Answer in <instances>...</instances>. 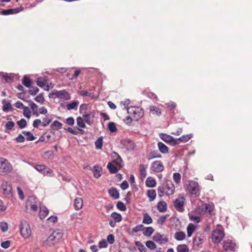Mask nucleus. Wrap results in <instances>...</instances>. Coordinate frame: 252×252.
<instances>
[{
	"label": "nucleus",
	"mask_w": 252,
	"mask_h": 252,
	"mask_svg": "<svg viewBox=\"0 0 252 252\" xmlns=\"http://www.w3.org/2000/svg\"><path fill=\"white\" fill-rule=\"evenodd\" d=\"M77 126L80 128H85L86 126L84 120L81 117H78L76 119Z\"/></svg>",
	"instance_id": "a18cd8bd"
},
{
	"label": "nucleus",
	"mask_w": 252,
	"mask_h": 252,
	"mask_svg": "<svg viewBox=\"0 0 252 252\" xmlns=\"http://www.w3.org/2000/svg\"><path fill=\"white\" fill-rule=\"evenodd\" d=\"M153 239L154 241L160 245L165 244L168 242V238L166 235L164 234H160L159 233H157L153 236Z\"/></svg>",
	"instance_id": "f8f14e48"
},
{
	"label": "nucleus",
	"mask_w": 252,
	"mask_h": 252,
	"mask_svg": "<svg viewBox=\"0 0 252 252\" xmlns=\"http://www.w3.org/2000/svg\"><path fill=\"white\" fill-rule=\"evenodd\" d=\"M117 207L118 209L122 211H125L126 209V208L124 203L121 201L118 202Z\"/></svg>",
	"instance_id": "4d7b16f0"
},
{
	"label": "nucleus",
	"mask_w": 252,
	"mask_h": 252,
	"mask_svg": "<svg viewBox=\"0 0 252 252\" xmlns=\"http://www.w3.org/2000/svg\"><path fill=\"white\" fill-rule=\"evenodd\" d=\"M107 242L110 244H112L115 241L114 236L112 234H109L107 237Z\"/></svg>",
	"instance_id": "774afa93"
},
{
	"label": "nucleus",
	"mask_w": 252,
	"mask_h": 252,
	"mask_svg": "<svg viewBox=\"0 0 252 252\" xmlns=\"http://www.w3.org/2000/svg\"><path fill=\"white\" fill-rule=\"evenodd\" d=\"M79 93L83 96H89L91 98H95L96 97L94 93H89L85 90L81 91Z\"/></svg>",
	"instance_id": "4c0bfd02"
},
{
	"label": "nucleus",
	"mask_w": 252,
	"mask_h": 252,
	"mask_svg": "<svg viewBox=\"0 0 252 252\" xmlns=\"http://www.w3.org/2000/svg\"><path fill=\"white\" fill-rule=\"evenodd\" d=\"M63 125L62 124L59 122L57 120H55L53 122V123L51 125V127L52 128H54V127H56L58 129H60L62 128Z\"/></svg>",
	"instance_id": "603ef678"
},
{
	"label": "nucleus",
	"mask_w": 252,
	"mask_h": 252,
	"mask_svg": "<svg viewBox=\"0 0 252 252\" xmlns=\"http://www.w3.org/2000/svg\"><path fill=\"white\" fill-rule=\"evenodd\" d=\"M49 97L51 98H58L64 100H68L71 98L70 94L65 90L61 91L54 90L49 94Z\"/></svg>",
	"instance_id": "7ed1b4c3"
},
{
	"label": "nucleus",
	"mask_w": 252,
	"mask_h": 252,
	"mask_svg": "<svg viewBox=\"0 0 252 252\" xmlns=\"http://www.w3.org/2000/svg\"><path fill=\"white\" fill-rule=\"evenodd\" d=\"M23 115L24 116L27 118L28 119H30L31 117V112L29 109V108L27 106H25L23 109Z\"/></svg>",
	"instance_id": "09e8293b"
},
{
	"label": "nucleus",
	"mask_w": 252,
	"mask_h": 252,
	"mask_svg": "<svg viewBox=\"0 0 252 252\" xmlns=\"http://www.w3.org/2000/svg\"><path fill=\"white\" fill-rule=\"evenodd\" d=\"M42 120L43 122H42V126L45 127L51 122L52 118L51 117L46 116Z\"/></svg>",
	"instance_id": "79ce46f5"
},
{
	"label": "nucleus",
	"mask_w": 252,
	"mask_h": 252,
	"mask_svg": "<svg viewBox=\"0 0 252 252\" xmlns=\"http://www.w3.org/2000/svg\"><path fill=\"white\" fill-rule=\"evenodd\" d=\"M149 157L150 158H149V159H151L156 158H161V155L159 154L158 151H153L150 152Z\"/></svg>",
	"instance_id": "58836bf2"
},
{
	"label": "nucleus",
	"mask_w": 252,
	"mask_h": 252,
	"mask_svg": "<svg viewBox=\"0 0 252 252\" xmlns=\"http://www.w3.org/2000/svg\"><path fill=\"white\" fill-rule=\"evenodd\" d=\"M175 187L172 182L170 180L167 181L165 187L163 186L158 187V193L159 197H162L164 194L170 195L174 193Z\"/></svg>",
	"instance_id": "f257e3e1"
},
{
	"label": "nucleus",
	"mask_w": 252,
	"mask_h": 252,
	"mask_svg": "<svg viewBox=\"0 0 252 252\" xmlns=\"http://www.w3.org/2000/svg\"><path fill=\"white\" fill-rule=\"evenodd\" d=\"M107 167L111 173H116L120 169L116 165H114L112 162H109L107 165Z\"/></svg>",
	"instance_id": "5701e85b"
},
{
	"label": "nucleus",
	"mask_w": 252,
	"mask_h": 252,
	"mask_svg": "<svg viewBox=\"0 0 252 252\" xmlns=\"http://www.w3.org/2000/svg\"><path fill=\"white\" fill-rule=\"evenodd\" d=\"M21 10L19 8H16L14 9H5L1 11L0 12V13L2 15H9V14H16L19 13Z\"/></svg>",
	"instance_id": "6ab92c4d"
},
{
	"label": "nucleus",
	"mask_w": 252,
	"mask_h": 252,
	"mask_svg": "<svg viewBox=\"0 0 252 252\" xmlns=\"http://www.w3.org/2000/svg\"><path fill=\"white\" fill-rule=\"evenodd\" d=\"M34 168L44 176L49 175L50 177H53L54 176L53 170L45 165L37 164L34 166Z\"/></svg>",
	"instance_id": "6e6552de"
},
{
	"label": "nucleus",
	"mask_w": 252,
	"mask_h": 252,
	"mask_svg": "<svg viewBox=\"0 0 252 252\" xmlns=\"http://www.w3.org/2000/svg\"><path fill=\"white\" fill-rule=\"evenodd\" d=\"M90 114H83V117L84 118V121L89 125L92 124V122L90 120Z\"/></svg>",
	"instance_id": "bf43d9fd"
},
{
	"label": "nucleus",
	"mask_w": 252,
	"mask_h": 252,
	"mask_svg": "<svg viewBox=\"0 0 252 252\" xmlns=\"http://www.w3.org/2000/svg\"><path fill=\"white\" fill-rule=\"evenodd\" d=\"M181 175L179 173H174L173 175V179L176 184H179L180 183Z\"/></svg>",
	"instance_id": "c03bdc74"
},
{
	"label": "nucleus",
	"mask_w": 252,
	"mask_h": 252,
	"mask_svg": "<svg viewBox=\"0 0 252 252\" xmlns=\"http://www.w3.org/2000/svg\"><path fill=\"white\" fill-rule=\"evenodd\" d=\"M222 247L225 251H235L236 244L232 240L227 239L224 240L222 243Z\"/></svg>",
	"instance_id": "9b49d317"
},
{
	"label": "nucleus",
	"mask_w": 252,
	"mask_h": 252,
	"mask_svg": "<svg viewBox=\"0 0 252 252\" xmlns=\"http://www.w3.org/2000/svg\"><path fill=\"white\" fill-rule=\"evenodd\" d=\"M166 218V215L160 216L157 220L158 223L160 225H162L165 221Z\"/></svg>",
	"instance_id": "338daca9"
},
{
	"label": "nucleus",
	"mask_w": 252,
	"mask_h": 252,
	"mask_svg": "<svg viewBox=\"0 0 252 252\" xmlns=\"http://www.w3.org/2000/svg\"><path fill=\"white\" fill-rule=\"evenodd\" d=\"M108 246L107 242L106 240L103 239L100 241L98 243L99 248H106Z\"/></svg>",
	"instance_id": "0e129e2a"
},
{
	"label": "nucleus",
	"mask_w": 252,
	"mask_h": 252,
	"mask_svg": "<svg viewBox=\"0 0 252 252\" xmlns=\"http://www.w3.org/2000/svg\"><path fill=\"white\" fill-rule=\"evenodd\" d=\"M160 138L166 142L171 143L173 145L179 144L178 140H176L171 135L165 133H161L160 134Z\"/></svg>",
	"instance_id": "2eb2a0df"
},
{
	"label": "nucleus",
	"mask_w": 252,
	"mask_h": 252,
	"mask_svg": "<svg viewBox=\"0 0 252 252\" xmlns=\"http://www.w3.org/2000/svg\"><path fill=\"white\" fill-rule=\"evenodd\" d=\"M17 124L21 129H23L26 127L27 126V122L24 119H22L20 120L17 121Z\"/></svg>",
	"instance_id": "49530a36"
},
{
	"label": "nucleus",
	"mask_w": 252,
	"mask_h": 252,
	"mask_svg": "<svg viewBox=\"0 0 252 252\" xmlns=\"http://www.w3.org/2000/svg\"><path fill=\"white\" fill-rule=\"evenodd\" d=\"M15 124L13 122L10 121L6 123L5 126V127L7 130H11L14 126Z\"/></svg>",
	"instance_id": "052dcab7"
},
{
	"label": "nucleus",
	"mask_w": 252,
	"mask_h": 252,
	"mask_svg": "<svg viewBox=\"0 0 252 252\" xmlns=\"http://www.w3.org/2000/svg\"><path fill=\"white\" fill-rule=\"evenodd\" d=\"M147 166L144 164L139 166V174L141 178H145L147 175Z\"/></svg>",
	"instance_id": "bb28decb"
},
{
	"label": "nucleus",
	"mask_w": 252,
	"mask_h": 252,
	"mask_svg": "<svg viewBox=\"0 0 252 252\" xmlns=\"http://www.w3.org/2000/svg\"><path fill=\"white\" fill-rule=\"evenodd\" d=\"M23 133L27 136L26 139L28 141H33L35 138L34 135L30 131H23Z\"/></svg>",
	"instance_id": "a19ab883"
},
{
	"label": "nucleus",
	"mask_w": 252,
	"mask_h": 252,
	"mask_svg": "<svg viewBox=\"0 0 252 252\" xmlns=\"http://www.w3.org/2000/svg\"><path fill=\"white\" fill-rule=\"evenodd\" d=\"M149 110L150 112H153L154 114H155L158 116H160L161 114L160 109L154 106H150Z\"/></svg>",
	"instance_id": "c9c22d12"
},
{
	"label": "nucleus",
	"mask_w": 252,
	"mask_h": 252,
	"mask_svg": "<svg viewBox=\"0 0 252 252\" xmlns=\"http://www.w3.org/2000/svg\"><path fill=\"white\" fill-rule=\"evenodd\" d=\"M146 185L147 187L150 188H153L156 185V182L155 179L152 177H149L146 180Z\"/></svg>",
	"instance_id": "cd10ccee"
},
{
	"label": "nucleus",
	"mask_w": 252,
	"mask_h": 252,
	"mask_svg": "<svg viewBox=\"0 0 252 252\" xmlns=\"http://www.w3.org/2000/svg\"><path fill=\"white\" fill-rule=\"evenodd\" d=\"M39 92V89L37 87H32V89L29 91V93L32 95H35Z\"/></svg>",
	"instance_id": "69168bd1"
},
{
	"label": "nucleus",
	"mask_w": 252,
	"mask_h": 252,
	"mask_svg": "<svg viewBox=\"0 0 252 252\" xmlns=\"http://www.w3.org/2000/svg\"><path fill=\"white\" fill-rule=\"evenodd\" d=\"M34 100L36 102L42 104L44 102L45 99L43 97V94H40L34 98Z\"/></svg>",
	"instance_id": "6e6d98bb"
},
{
	"label": "nucleus",
	"mask_w": 252,
	"mask_h": 252,
	"mask_svg": "<svg viewBox=\"0 0 252 252\" xmlns=\"http://www.w3.org/2000/svg\"><path fill=\"white\" fill-rule=\"evenodd\" d=\"M0 227L1 231L5 232L8 230V224L6 222H1L0 223Z\"/></svg>",
	"instance_id": "13d9d810"
},
{
	"label": "nucleus",
	"mask_w": 252,
	"mask_h": 252,
	"mask_svg": "<svg viewBox=\"0 0 252 252\" xmlns=\"http://www.w3.org/2000/svg\"><path fill=\"white\" fill-rule=\"evenodd\" d=\"M47 78L45 77V78H41V77H40V78H38L37 81H36V83H37V85L41 87V88H43L44 87H45L47 84Z\"/></svg>",
	"instance_id": "2f4dec72"
},
{
	"label": "nucleus",
	"mask_w": 252,
	"mask_h": 252,
	"mask_svg": "<svg viewBox=\"0 0 252 252\" xmlns=\"http://www.w3.org/2000/svg\"><path fill=\"white\" fill-rule=\"evenodd\" d=\"M19 227L21 234L24 238H28L31 236L32 231L29 224L26 220H22Z\"/></svg>",
	"instance_id": "423d86ee"
},
{
	"label": "nucleus",
	"mask_w": 252,
	"mask_h": 252,
	"mask_svg": "<svg viewBox=\"0 0 252 252\" xmlns=\"http://www.w3.org/2000/svg\"><path fill=\"white\" fill-rule=\"evenodd\" d=\"M153 222L152 218L148 213L143 214V219L142 222L146 224H150Z\"/></svg>",
	"instance_id": "c756f323"
},
{
	"label": "nucleus",
	"mask_w": 252,
	"mask_h": 252,
	"mask_svg": "<svg viewBox=\"0 0 252 252\" xmlns=\"http://www.w3.org/2000/svg\"><path fill=\"white\" fill-rule=\"evenodd\" d=\"M158 210L160 212H164L167 210V204L163 201H159L157 205Z\"/></svg>",
	"instance_id": "b1692460"
},
{
	"label": "nucleus",
	"mask_w": 252,
	"mask_h": 252,
	"mask_svg": "<svg viewBox=\"0 0 252 252\" xmlns=\"http://www.w3.org/2000/svg\"><path fill=\"white\" fill-rule=\"evenodd\" d=\"M74 206L76 210L81 209L83 206V200L81 197H77L74 201Z\"/></svg>",
	"instance_id": "a211bd4d"
},
{
	"label": "nucleus",
	"mask_w": 252,
	"mask_h": 252,
	"mask_svg": "<svg viewBox=\"0 0 252 252\" xmlns=\"http://www.w3.org/2000/svg\"><path fill=\"white\" fill-rule=\"evenodd\" d=\"M158 146L159 151L160 153L163 154H165L168 153V148L162 142H159L158 143Z\"/></svg>",
	"instance_id": "4be33fe9"
},
{
	"label": "nucleus",
	"mask_w": 252,
	"mask_h": 252,
	"mask_svg": "<svg viewBox=\"0 0 252 252\" xmlns=\"http://www.w3.org/2000/svg\"><path fill=\"white\" fill-rule=\"evenodd\" d=\"M147 195L150 201H153L156 197V192L155 189H149L147 191Z\"/></svg>",
	"instance_id": "72a5a7b5"
},
{
	"label": "nucleus",
	"mask_w": 252,
	"mask_h": 252,
	"mask_svg": "<svg viewBox=\"0 0 252 252\" xmlns=\"http://www.w3.org/2000/svg\"><path fill=\"white\" fill-rule=\"evenodd\" d=\"M135 245L138 247V250L141 252H145L146 251V248L144 246V245L139 241L135 242Z\"/></svg>",
	"instance_id": "8fccbe9b"
},
{
	"label": "nucleus",
	"mask_w": 252,
	"mask_h": 252,
	"mask_svg": "<svg viewBox=\"0 0 252 252\" xmlns=\"http://www.w3.org/2000/svg\"><path fill=\"white\" fill-rule=\"evenodd\" d=\"M1 188L3 194L5 195H10L12 194V187L7 182H3Z\"/></svg>",
	"instance_id": "dca6fc26"
},
{
	"label": "nucleus",
	"mask_w": 252,
	"mask_h": 252,
	"mask_svg": "<svg viewBox=\"0 0 252 252\" xmlns=\"http://www.w3.org/2000/svg\"><path fill=\"white\" fill-rule=\"evenodd\" d=\"M102 140V137H99L95 142L96 149L98 150L102 149L103 142Z\"/></svg>",
	"instance_id": "37998d69"
},
{
	"label": "nucleus",
	"mask_w": 252,
	"mask_h": 252,
	"mask_svg": "<svg viewBox=\"0 0 252 252\" xmlns=\"http://www.w3.org/2000/svg\"><path fill=\"white\" fill-rule=\"evenodd\" d=\"M127 112L128 114L133 116V119L137 121L144 116V111L143 109L139 107L130 106L127 108Z\"/></svg>",
	"instance_id": "20e7f679"
},
{
	"label": "nucleus",
	"mask_w": 252,
	"mask_h": 252,
	"mask_svg": "<svg viewBox=\"0 0 252 252\" xmlns=\"http://www.w3.org/2000/svg\"><path fill=\"white\" fill-rule=\"evenodd\" d=\"M63 237V234L58 231H54L44 242V245L52 246L59 242Z\"/></svg>",
	"instance_id": "f03ea898"
},
{
	"label": "nucleus",
	"mask_w": 252,
	"mask_h": 252,
	"mask_svg": "<svg viewBox=\"0 0 252 252\" xmlns=\"http://www.w3.org/2000/svg\"><path fill=\"white\" fill-rule=\"evenodd\" d=\"M146 247L150 250H155L157 246L152 241H147L145 243Z\"/></svg>",
	"instance_id": "3c124183"
},
{
	"label": "nucleus",
	"mask_w": 252,
	"mask_h": 252,
	"mask_svg": "<svg viewBox=\"0 0 252 252\" xmlns=\"http://www.w3.org/2000/svg\"><path fill=\"white\" fill-rule=\"evenodd\" d=\"M202 240L200 236L196 235L194 238V241H193L194 243L196 245L199 246L200 244L202 243Z\"/></svg>",
	"instance_id": "e2e57ef3"
},
{
	"label": "nucleus",
	"mask_w": 252,
	"mask_h": 252,
	"mask_svg": "<svg viewBox=\"0 0 252 252\" xmlns=\"http://www.w3.org/2000/svg\"><path fill=\"white\" fill-rule=\"evenodd\" d=\"M177 252H189V249L186 245H180L177 248Z\"/></svg>",
	"instance_id": "ea45409f"
},
{
	"label": "nucleus",
	"mask_w": 252,
	"mask_h": 252,
	"mask_svg": "<svg viewBox=\"0 0 252 252\" xmlns=\"http://www.w3.org/2000/svg\"><path fill=\"white\" fill-rule=\"evenodd\" d=\"M186 199L183 196H180L174 201V207L177 211L182 212L184 211Z\"/></svg>",
	"instance_id": "9d476101"
},
{
	"label": "nucleus",
	"mask_w": 252,
	"mask_h": 252,
	"mask_svg": "<svg viewBox=\"0 0 252 252\" xmlns=\"http://www.w3.org/2000/svg\"><path fill=\"white\" fill-rule=\"evenodd\" d=\"M12 169L10 163L6 159L0 157V174H6L10 172Z\"/></svg>",
	"instance_id": "39448f33"
},
{
	"label": "nucleus",
	"mask_w": 252,
	"mask_h": 252,
	"mask_svg": "<svg viewBox=\"0 0 252 252\" xmlns=\"http://www.w3.org/2000/svg\"><path fill=\"white\" fill-rule=\"evenodd\" d=\"M187 189L189 192L193 195H199L200 193V188L197 182L192 180L189 181L187 186Z\"/></svg>",
	"instance_id": "0eeeda50"
},
{
	"label": "nucleus",
	"mask_w": 252,
	"mask_h": 252,
	"mask_svg": "<svg viewBox=\"0 0 252 252\" xmlns=\"http://www.w3.org/2000/svg\"><path fill=\"white\" fill-rule=\"evenodd\" d=\"M48 214L49 210L46 207L44 206L40 207L39 213V217L40 219L43 220L45 218Z\"/></svg>",
	"instance_id": "aec40b11"
},
{
	"label": "nucleus",
	"mask_w": 252,
	"mask_h": 252,
	"mask_svg": "<svg viewBox=\"0 0 252 252\" xmlns=\"http://www.w3.org/2000/svg\"><path fill=\"white\" fill-rule=\"evenodd\" d=\"M79 104V102L78 100L73 101L66 105L67 109L68 110H70L72 109H76L77 108L78 105Z\"/></svg>",
	"instance_id": "7c9ffc66"
},
{
	"label": "nucleus",
	"mask_w": 252,
	"mask_h": 252,
	"mask_svg": "<svg viewBox=\"0 0 252 252\" xmlns=\"http://www.w3.org/2000/svg\"><path fill=\"white\" fill-rule=\"evenodd\" d=\"M186 238V234L183 231L177 232L174 234V238L177 241H182Z\"/></svg>",
	"instance_id": "c85d7f7f"
},
{
	"label": "nucleus",
	"mask_w": 252,
	"mask_h": 252,
	"mask_svg": "<svg viewBox=\"0 0 252 252\" xmlns=\"http://www.w3.org/2000/svg\"><path fill=\"white\" fill-rule=\"evenodd\" d=\"M195 227L192 223H189L187 227V235L190 237L195 230Z\"/></svg>",
	"instance_id": "473e14b6"
},
{
	"label": "nucleus",
	"mask_w": 252,
	"mask_h": 252,
	"mask_svg": "<svg viewBox=\"0 0 252 252\" xmlns=\"http://www.w3.org/2000/svg\"><path fill=\"white\" fill-rule=\"evenodd\" d=\"M203 209L206 213L210 214L214 210V206L209 204H205Z\"/></svg>",
	"instance_id": "e433bc0d"
},
{
	"label": "nucleus",
	"mask_w": 252,
	"mask_h": 252,
	"mask_svg": "<svg viewBox=\"0 0 252 252\" xmlns=\"http://www.w3.org/2000/svg\"><path fill=\"white\" fill-rule=\"evenodd\" d=\"M108 128L111 132H115L117 130L115 124L113 122H110L108 124Z\"/></svg>",
	"instance_id": "5fc2aeb1"
},
{
	"label": "nucleus",
	"mask_w": 252,
	"mask_h": 252,
	"mask_svg": "<svg viewBox=\"0 0 252 252\" xmlns=\"http://www.w3.org/2000/svg\"><path fill=\"white\" fill-rule=\"evenodd\" d=\"M151 168L153 171L159 173L164 170V166L161 161L156 160L152 163Z\"/></svg>",
	"instance_id": "4468645a"
},
{
	"label": "nucleus",
	"mask_w": 252,
	"mask_h": 252,
	"mask_svg": "<svg viewBox=\"0 0 252 252\" xmlns=\"http://www.w3.org/2000/svg\"><path fill=\"white\" fill-rule=\"evenodd\" d=\"M224 236V231L221 228L215 229L212 234V241L216 243H219L221 241Z\"/></svg>",
	"instance_id": "1a4fd4ad"
},
{
	"label": "nucleus",
	"mask_w": 252,
	"mask_h": 252,
	"mask_svg": "<svg viewBox=\"0 0 252 252\" xmlns=\"http://www.w3.org/2000/svg\"><path fill=\"white\" fill-rule=\"evenodd\" d=\"M144 225L143 224H138L132 228V232H138L142 231Z\"/></svg>",
	"instance_id": "680f3d73"
},
{
	"label": "nucleus",
	"mask_w": 252,
	"mask_h": 252,
	"mask_svg": "<svg viewBox=\"0 0 252 252\" xmlns=\"http://www.w3.org/2000/svg\"><path fill=\"white\" fill-rule=\"evenodd\" d=\"M142 231L144 235L150 237L153 233L154 229L152 227L149 226L147 227H144L142 229Z\"/></svg>",
	"instance_id": "a878e982"
},
{
	"label": "nucleus",
	"mask_w": 252,
	"mask_h": 252,
	"mask_svg": "<svg viewBox=\"0 0 252 252\" xmlns=\"http://www.w3.org/2000/svg\"><path fill=\"white\" fill-rule=\"evenodd\" d=\"M1 103L3 104L2 108L3 111L7 112L9 111H12L13 110V108L9 101L4 99L2 100Z\"/></svg>",
	"instance_id": "f3484780"
},
{
	"label": "nucleus",
	"mask_w": 252,
	"mask_h": 252,
	"mask_svg": "<svg viewBox=\"0 0 252 252\" xmlns=\"http://www.w3.org/2000/svg\"><path fill=\"white\" fill-rule=\"evenodd\" d=\"M108 192L110 195L114 199H118L120 197L119 193L116 188H112L110 189Z\"/></svg>",
	"instance_id": "393cba45"
},
{
	"label": "nucleus",
	"mask_w": 252,
	"mask_h": 252,
	"mask_svg": "<svg viewBox=\"0 0 252 252\" xmlns=\"http://www.w3.org/2000/svg\"><path fill=\"white\" fill-rule=\"evenodd\" d=\"M101 170V167L98 164L95 165L93 169V172L94 176L95 178H98L100 177L101 174L100 171Z\"/></svg>",
	"instance_id": "412c9836"
},
{
	"label": "nucleus",
	"mask_w": 252,
	"mask_h": 252,
	"mask_svg": "<svg viewBox=\"0 0 252 252\" xmlns=\"http://www.w3.org/2000/svg\"><path fill=\"white\" fill-rule=\"evenodd\" d=\"M191 138V135H184L180 137L179 138H178L177 140L178 141L183 142H186L188 141L190 138Z\"/></svg>",
	"instance_id": "864d4df0"
},
{
	"label": "nucleus",
	"mask_w": 252,
	"mask_h": 252,
	"mask_svg": "<svg viewBox=\"0 0 252 252\" xmlns=\"http://www.w3.org/2000/svg\"><path fill=\"white\" fill-rule=\"evenodd\" d=\"M111 157L113 158L111 162L116 165L119 169L123 167L124 164L123 160L117 153L113 152L111 154Z\"/></svg>",
	"instance_id": "ddd939ff"
},
{
	"label": "nucleus",
	"mask_w": 252,
	"mask_h": 252,
	"mask_svg": "<svg viewBox=\"0 0 252 252\" xmlns=\"http://www.w3.org/2000/svg\"><path fill=\"white\" fill-rule=\"evenodd\" d=\"M22 83L25 86L28 88L30 87L32 84L31 80L26 76L24 77L22 81Z\"/></svg>",
	"instance_id": "de8ad7c7"
},
{
	"label": "nucleus",
	"mask_w": 252,
	"mask_h": 252,
	"mask_svg": "<svg viewBox=\"0 0 252 252\" xmlns=\"http://www.w3.org/2000/svg\"><path fill=\"white\" fill-rule=\"evenodd\" d=\"M111 217L113 219L115 222H119L122 220V216L116 212H113L111 214Z\"/></svg>",
	"instance_id": "f704fd0d"
}]
</instances>
